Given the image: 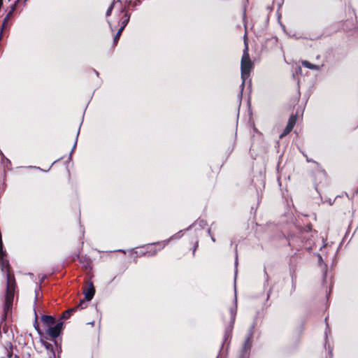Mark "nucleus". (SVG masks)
<instances>
[{
    "instance_id": "1",
    "label": "nucleus",
    "mask_w": 358,
    "mask_h": 358,
    "mask_svg": "<svg viewBox=\"0 0 358 358\" xmlns=\"http://www.w3.org/2000/svg\"><path fill=\"white\" fill-rule=\"evenodd\" d=\"M253 64L250 58L248 52V47L245 41V48L243 50V56L241 62V92L243 90L246 79L249 77L251 69H252Z\"/></svg>"
},
{
    "instance_id": "2",
    "label": "nucleus",
    "mask_w": 358,
    "mask_h": 358,
    "mask_svg": "<svg viewBox=\"0 0 358 358\" xmlns=\"http://www.w3.org/2000/svg\"><path fill=\"white\" fill-rule=\"evenodd\" d=\"M7 285H6V299L3 307V312L5 315H7L13 306L14 293L15 289V280L14 275L11 273H7L6 275Z\"/></svg>"
},
{
    "instance_id": "3",
    "label": "nucleus",
    "mask_w": 358,
    "mask_h": 358,
    "mask_svg": "<svg viewBox=\"0 0 358 358\" xmlns=\"http://www.w3.org/2000/svg\"><path fill=\"white\" fill-rule=\"evenodd\" d=\"M297 241L298 238L293 237L289 239V244L293 247L298 246L299 248H305L306 250H310L313 245V242L309 238L308 234H303L302 240L301 241V244L296 245Z\"/></svg>"
},
{
    "instance_id": "4",
    "label": "nucleus",
    "mask_w": 358,
    "mask_h": 358,
    "mask_svg": "<svg viewBox=\"0 0 358 358\" xmlns=\"http://www.w3.org/2000/svg\"><path fill=\"white\" fill-rule=\"evenodd\" d=\"M252 333H249L245 341L243 344L240 358H248L250 355V350L252 347Z\"/></svg>"
},
{
    "instance_id": "5",
    "label": "nucleus",
    "mask_w": 358,
    "mask_h": 358,
    "mask_svg": "<svg viewBox=\"0 0 358 358\" xmlns=\"http://www.w3.org/2000/svg\"><path fill=\"white\" fill-rule=\"evenodd\" d=\"M63 322H59L54 327H50L47 330V334L52 338L58 337L62 330Z\"/></svg>"
},
{
    "instance_id": "6",
    "label": "nucleus",
    "mask_w": 358,
    "mask_h": 358,
    "mask_svg": "<svg viewBox=\"0 0 358 358\" xmlns=\"http://www.w3.org/2000/svg\"><path fill=\"white\" fill-rule=\"evenodd\" d=\"M85 308H86V302L85 300H81L78 306L69 308L63 313L60 319H69L78 309H83Z\"/></svg>"
},
{
    "instance_id": "7",
    "label": "nucleus",
    "mask_w": 358,
    "mask_h": 358,
    "mask_svg": "<svg viewBox=\"0 0 358 358\" xmlns=\"http://www.w3.org/2000/svg\"><path fill=\"white\" fill-rule=\"evenodd\" d=\"M0 268L1 271L7 273H10L9 271V264L8 261L6 259V252L3 250V252H0Z\"/></svg>"
},
{
    "instance_id": "8",
    "label": "nucleus",
    "mask_w": 358,
    "mask_h": 358,
    "mask_svg": "<svg viewBox=\"0 0 358 358\" xmlns=\"http://www.w3.org/2000/svg\"><path fill=\"white\" fill-rule=\"evenodd\" d=\"M230 313H231V325H230V329H227L226 331H225V334H224V339H225V341L227 340L228 337L230 335L231 329L233 328V324H234V323L235 322V318H236V307L231 308L230 309Z\"/></svg>"
},
{
    "instance_id": "9",
    "label": "nucleus",
    "mask_w": 358,
    "mask_h": 358,
    "mask_svg": "<svg viewBox=\"0 0 358 358\" xmlns=\"http://www.w3.org/2000/svg\"><path fill=\"white\" fill-rule=\"evenodd\" d=\"M95 292L94 287L92 285V283H90L89 287L86 289V290L84 292L85 294V300L87 301H90L94 296Z\"/></svg>"
},
{
    "instance_id": "10",
    "label": "nucleus",
    "mask_w": 358,
    "mask_h": 358,
    "mask_svg": "<svg viewBox=\"0 0 358 358\" xmlns=\"http://www.w3.org/2000/svg\"><path fill=\"white\" fill-rule=\"evenodd\" d=\"M41 320L45 324L48 326L53 325L55 323V317L51 315H43Z\"/></svg>"
},
{
    "instance_id": "11",
    "label": "nucleus",
    "mask_w": 358,
    "mask_h": 358,
    "mask_svg": "<svg viewBox=\"0 0 358 358\" xmlns=\"http://www.w3.org/2000/svg\"><path fill=\"white\" fill-rule=\"evenodd\" d=\"M301 64H302L303 66H304V67H306L308 69H313V70H317V71H320L323 66V65L320 66V65L313 64L310 62L306 61V60L302 61Z\"/></svg>"
},
{
    "instance_id": "12",
    "label": "nucleus",
    "mask_w": 358,
    "mask_h": 358,
    "mask_svg": "<svg viewBox=\"0 0 358 358\" xmlns=\"http://www.w3.org/2000/svg\"><path fill=\"white\" fill-rule=\"evenodd\" d=\"M293 127L287 124L283 132L280 135V138H282L284 136H287L290 131L292 130Z\"/></svg>"
},
{
    "instance_id": "13",
    "label": "nucleus",
    "mask_w": 358,
    "mask_h": 358,
    "mask_svg": "<svg viewBox=\"0 0 358 358\" xmlns=\"http://www.w3.org/2000/svg\"><path fill=\"white\" fill-rule=\"evenodd\" d=\"M129 15L127 13L124 14L122 18V27H123V29H124V27L129 22Z\"/></svg>"
},
{
    "instance_id": "14",
    "label": "nucleus",
    "mask_w": 358,
    "mask_h": 358,
    "mask_svg": "<svg viewBox=\"0 0 358 358\" xmlns=\"http://www.w3.org/2000/svg\"><path fill=\"white\" fill-rule=\"evenodd\" d=\"M122 31H123V27H120L118 29L117 34H115V36H114V38H113L114 44L116 45L117 43V41H118V40H119V38H120V37L121 36V34H122Z\"/></svg>"
},
{
    "instance_id": "15",
    "label": "nucleus",
    "mask_w": 358,
    "mask_h": 358,
    "mask_svg": "<svg viewBox=\"0 0 358 358\" xmlns=\"http://www.w3.org/2000/svg\"><path fill=\"white\" fill-rule=\"evenodd\" d=\"M296 122V115H292L287 122V124L294 127Z\"/></svg>"
},
{
    "instance_id": "16",
    "label": "nucleus",
    "mask_w": 358,
    "mask_h": 358,
    "mask_svg": "<svg viewBox=\"0 0 358 358\" xmlns=\"http://www.w3.org/2000/svg\"><path fill=\"white\" fill-rule=\"evenodd\" d=\"M113 4H111V5L108 7V10H107V11H106V15H107V16H109V15L111 14L112 10H113Z\"/></svg>"
},
{
    "instance_id": "17",
    "label": "nucleus",
    "mask_w": 358,
    "mask_h": 358,
    "mask_svg": "<svg viewBox=\"0 0 358 358\" xmlns=\"http://www.w3.org/2000/svg\"><path fill=\"white\" fill-rule=\"evenodd\" d=\"M181 232H182V231H180L178 234H176L174 236H173L172 238H180L182 235H179V234H180Z\"/></svg>"
},
{
    "instance_id": "18",
    "label": "nucleus",
    "mask_w": 358,
    "mask_h": 358,
    "mask_svg": "<svg viewBox=\"0 0 358 358\" xmlns=\"http://www.w3.org/2000/svg\"><path fill=\"white\" fill-rule=\"evenodd\" d=\"M45 345L46 349L52 350V345L50 343H46Z\"/></svg>"
},
{
    "instance_id": "19",
    "label": "nucleus",
    "mask_w": 358,
    "mask_h": 358,
    "mask_svg": "<svg viewBox=\"0 0 358 358\" xmlns=\"http://www.w3.org/2000/svg\"><path fill=\"white\" fill-rule=\"evenodd\" d=\"M141 3V1L140 0H137L136 2H134V4H132L134 6H137L138 4H139Z\"/></svg>"
},
{
    "instance_id": "20",
    "label": "nucleus",
    "mask_w": 358,
    "mask_h": 358,
    "mask_svg": "<svg viewBox=\"0 0 358 358\" xmlns=\"http://www.w3.org/2000/svg\"><path fill=\"white\" fill-rule=\"evenodd\" d=\"M197 246H198V241H196V245H195V246H194L193 253H194V252H195V250H196V249Z\"/></svg>"
},
{
    "instance_id": "21",
    "label": "nucleus",
    "mask_w": 358,
    "mask_h": 358,
    "mask_svg": "<svg viewBox=\"0 0 358 358\" xmlns=\"http://www.w3.org/2000/svg\"><path fill=\"white\" fill-rule=\"evenodd\" d=\"M8 358H12V354L8 352Z\"/></svg>"
},
{
    "instance_id": "22",
    "label": "nucleus",
    "mask_w": 358,
    "mask_h": 358,
    "mask_svg": "<svg viewBox=\"0 0 358 358\" xmlns=\"http://www.w3.org/2000/svg\"><path fill=\"white\" fill-rule=\"evenodd\" d=\"M318 258L320 261H322V257L321 255H318Z\"/></svg>"
},
{
    "instance_id": "23",
    "label": "nucleus",
    "mask_w": 358,
    "mask_h": 358,
    "mask_svg": "<svg viewBox=\"0 0 358 358\" xmlns=\"http://www.w3.org/2000/svg\"><path fill=\"white\" fill-rule=\"evenodd\" d=\"M211 239H212V241H213V242H215V238L213 237V236H211Z\"/></svg>"
},
{
    "instance_id": "24",
    "label": "nucleus",
    "mask_w": 358,
    "mask_h": 358,
    "mask_svg": "<svg viewBox=\"0 0 358 358\" xmlns=\"http://www.w3.org/2000/svg\"><path fill=\"white\" fill-rule=\"evenodd\" d=\"M12 11H13V10H10V12H9V13H8V15H7V17H8V16H9L10 15H11V13H12Z\"/></svg>"
},
{
    "instance_id": "25",
    "label": "nucleus",
    "mask_w": 358,
    "mask_h": 358,
    "mask_svg": "<svg viewBox=\"0 0 358 358\" xmlns=\"http://www.w3.org/2000/svg\"><path fill=\"white\" fill-rule=\"evenodd\" d=\"M156 253H157V252H156V251H154V252L151 254V255H156Z\"/></svg>"
},
{
    "instance_id": "26",
    "label": "nucleus",
    "mask_w": 358,
    "mask_h": 358,
    "mask_svg": "<svg viewBox=\"0 0 358 358\" xmlns=\"http://www.w3.org/2000/svg\"><path fill=\"white\" fill-rule=\"evenodd\" d=\"M237 264H238V259H236V262H235V265H236V266H237Z\"/></svg>"
},
{
    "instance_id": "27",
    "label": "nucleus",
    "mask_w": 358,
    "mask_h": 358,
    "mask_svg": "<svg viewBox=\"0 0 358 358\" xmlns=\"http://www.w3.org/2000/svg\"><path fill=\"white\" fill-rule=\"evenodd\" d=\"M208 232L209 234H210V229L208 230Z\"/></svg>"
},
{
    "instance_id": "28",
    "label": "nucleus",
    "mask_w": 358,
    "mask_h": 358,
    "mask_svg": "<svg viewBox=\"0 0 358 358\" xmlns=\"http://www.w3.org/2000/svg\"><path fill=\"white\" fill-rule=\"evenodd\" d=\"M76 142L75 143V145H73V148L76 147Z\"/></svg>"
}]
</instances>
